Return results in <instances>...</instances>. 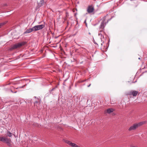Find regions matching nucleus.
Returning a JSON list of instances; mask_svg holds the SVG:
<instances>
[{
  "label": "nucleus",
  "mask_w": 147,
  "mask_h": 147,
  "mask_svg": "<svg viewBox=\"0 0 147 147\" xmlns=\"http://www.w3.org/2000/svg\"><path fill=\"white\" fill-rule=\"evenodd\" d=\"M94 44H96L97 45H102V43H100V42H98V44H97V43H96L94 41Z\"/></svg>",
  "instance_id": "15"
},
{
  "label": "nucleus",
  "mask_w": 147,
  "mask_h": 147,
  "mask_svg": "<svg viewBox=\"0 0 147 147\" xmlns=\"http://www.w3.org/2000/svg\"><path fill=\"white\" fill-rule=\"evenodd\" d=\"M91 85V84H90L88 85V86H87L88 87H89Z\"/></svg>",
  "instance_id": "20"
},
{
  "label": "nucleus",
  "mask_w": 147,
  "mask_h": 147,
  "mask_svg": "<svg viewBox=\"0 0 147 147\" xmlns=\"http://www.w3.org/2000/svg\"><path fill=\"white\" fill-rule=\"evenodd\" d=\"M26 43H27L26 42H25V41H23V42H21V43H19V44H20V45H21V46H20V47H21L22 46H23V45H25Z\"/></svg>",
  "instance_id": "14"
},
{
  "label": "nucleus",
  "mask_w": 147,
  "mask_h": 147,
  "mask_svg": "<svg viewBox=\"0 0 147 147\" xmlns=\"http://www.w3.org/2000/svg\"><path fill=\"white\" fill-rule=\"evenodd\" d=\"M114 111V109L112 108L108 109L107 110V112L109 114L113 112Z\"/></svg>",
  "instance_id": "12"
},
{
  "label": "nucleus",
  "mask_w": 147,
  "mask_h": 147,
  "mask_svg": "<svg viewBox=\"0 0 147 147\" xmlns=\"http://www.w3.org/2000/svg\"><path fill=\"white\" fill-rule=\"evenodd\" d=\"M94 10V7L92 5H89L87 8V11L88 13H93Z\"/></svg>",
  "instance_id": "6"
},
{
  "label": "nucleus",
  "mask_w": 147,
  "mask_h": 147,
  "mask_svg": "<svg viewBox=\"0 0 147 147\" xmlns=\"http://www.w3.org/2000/svg\"><path fill=\"white\" fill-rule=\"evenodd\" d=\"M57 86H56V87L55 88H53L51 90L50 92H52V91L54 90L56 88H57Z\"/></svg>",
  "instance_id": "17"
},
{
  "label": "nucleus",
  "mask_w": 147,
  "mask_h": 147,
  "mask_svg": "<svg viewBox=\"0 0 147 147\" xmlns=\"http://www.w3.org/2000/svg\"><path fill=\"white\" fill-rule=\"evenodd\" d=\"M5 23L4 22H2L0 23V28H1V27L3 26V25H4Z\"/></svg>",
  "instance_id": "16"
},
{
  "label": "nucleus",
  "mask_w": 147,
  "mask_h": 147,
  "mask_svg": "<svg viewBox=\"0 0 147 147\" xmlns=\"http://www.w3.org/2000/svg\"><path fill=\"white\" fill-rule=\"evenodd\" d=\"M33 28H30L28 29H27L26 31L24 32V34L29 33L33 31H34Z\"/></svg>",
  "instance_id": "10"
},
{
  "label": "nucleus",
  "mask_w": 147,
  "mask_h": 147,
  "mask_svg": "<svg viewBox=\"0 0 147 147\" xmlns=\"http://www.w3.org/2000/svg\"><path fill=\"white\" fill-rule=\"evenodd\" d=\"M145 123V122H142L139 123H136L133 124L132 126L130 127L129 128L128 130L129 131H131L132 130H134L136 129L139 126H140L143 124Z\"/></svg>",
  "instance_id": "3"
},
{
  "label": "nucleus",
  "mask_w": 147,
  "mask_h": 147,
  "mask_svg": "<svg viewBox=\"0 0 147 147\" xmlns=\"http://www.w3.org/2000/svg\"><path fill=\"white\" fill-rule=\"evenodd\" d=\"M65 142L72 147H80V146L77 145L75 143H72L70 141L68 140H65Z\"/></svg>",
  "instance_id": "7"
},
{
  "label": "nucleus",
  "mask_w": 147,
  "mask_h": 147,
  "mask_svg": "<svg viewBox=\"0 0 147 147\" xmlns=\"http://www.w3.org/2000/svg\"><path fill=\"white\" fill-rule=\"evenodd\" d=\"M108 21L109 20H106V16L103 18L99 27V32L98 33L99 35H100L101 36L103 34L102 33V32L103 33H104V31L105 30L104 28L107 24L108 22Z\"/></svg>",
  "instance_id": "1"
},
{
  "label": "nucleus",
  "mask_w": 147,
  "mask_h": 147,
  "mask_svg": "<svg viewBox=\"0 0 147 147\" xmlns=\"http://www.w3.org/2000/svg\"><path fill=\"white\" fill-rule=\"evenodd\" d=\"M26 85H26H24L23 86H21L19 88H23Z\"/></svg>",
  "instance_id": "18"
},
{
  "label": "nucleus",
  "mask_w": 147,
  "mask_h": 147,
  "mask_svg": "<svg viewBox=\"0 0 147 147\" xmlns=\"http://www.w3.org/2000/svg\"><path fill=\"white\" fill-rule=\"evenodd\" d=\"M7 134L8 136L9 137H11L12 135V134L9 131H8L7 133Z\"/></svg>",
  "instance_id": "13"
},
{
  "label": "nucleus",
  "mask_w": 147,
  "mask_h": 147,
  "mask_svg": "<svg viewBox=\"0 0 147 147\" xmlns=\"http://www.w3.org/2000/svg\"><path fill=\"white\" fill-rule=\"evenodd\" d=\"M40 104V101L39 100L38 101H35L34 103V105L35 106H36L37 109H39V105Z\"/></svg>",
  "instance_id": "9"
},
{
  "label": "nucleus",
  "mask_w": 147,
  "mask_h": 147,
  "mask_svg": "<svg viewBox=\"0 0 147 147\" xmlns=\"http://www.w3.org/2000/svg\"><path fill=\"white\" fill-rule=\"evenodd\" d=\"M5 6H6V5H7V4H5Z\"/></svg>",
  "instance_id": "24"
},
{
  "label": "nucleus",
  "mask_w": 147,
  "mask_h": 147,
  "mask_svg": "<svg viewBox=\"0 0 147 147\" xmlns=\"http://www.w3.org/2000/svg\"><path fill=\"white\" fill-rule=\"evenodd\" d=\"M63 85H65V82H63Z\"/></svg>",
  "instance_id": "21"
},
{
  "label": "nucleus",
  "mask_w": 147,
  "mask_h": 147,
  "mask_svg": "<svg viewBox=\"0 0 147 147\" xmlns=\"http://www.w3.org/2000/svg\"><path fill=\"white\" fill-rule=\"evenodd\" d=\"M21 45L19 44V43L16 44L13 46H11V47L10 49V50H12L16 49L20 47Z\"/></svg>",
  "instance_id": "8"
},
{
  "label": "nucleus",
  "mask_w": 147,
  "mask_h": 147,
  "mask_svg": "<svg viewBox=\"0 0 147 147\" xmlns=\"http://www.w3.org/2000/svg\"><path fill=\"white\" fill-rule=\"evenodd\" d=\"M84 23H85L86 24V26H87V23L86 22V20H85V21H84Z\"/></svg>",
  "instance_id": "19"
},
{
  "label": "nucleus",
  "mask_w": 147,
  "mask_h": 147,
  "mask_svg": "<svg viewBox=\"0 0 147 147\" xmlns=\"http://www.w3.org/2000/svg\"><path fill=\"white\" fill-rule=\"evenodd\" d=\"M89 34L90 35V34H90V32H89Z\"/></svg>",
  "instance_id": "23"
},
{
  "label": "nucleus",
  "mask_w": 147,
  "mask_h": 147,
  "mask_svg": "<svg viewBox=\"0 0 147 147\" xmlns=\"http://www.w3.org/2000/svg\"><path fill=\"white\" fill-rule=\"evenodd\" d=\"M131 147H136L135 146H131Z\"/></svg>",
  "instance_id": "22"
},
{
  "label": "nucleus",
  "mask_w": 147,
  "mask_h": 147,
  "mask_svg": "<svg viewBox=\"0 0 147 147\" xmlns=\"http://www.w3.org/2000/svg\"><path fill=\"white\" fill-rule=\"evenodd\" d=\"M45 2L44 1V0H40V2L38 3V6L39 7H40L42 6Z\"/></svg>",
  "instance_id": "11"
},
{
  "label": "nucleus",
  "mask_w": 147,
  "mask_h": 147,
  "mask_svg": "<svg viewBox=\"0 0 147 147\" xmlns=\"http://www.w3.org/2000/svg\"><path fill=\"white\" fill-rule=\"evenodd\" d=\"M139 92L138 91L134 90H131L127 92L126 93L127 95L132 96L136 97L137 96Z\"/></svg>",
  "instance_id": "4"
},
{
  "label": "nucleus",
  "mask_w": 147,
  "mask_h": 147,
  "mask_svg": "<svg viewBox=\"0 0 147 147\" xmlns=\"http://www.w3.org/2000/svg\"><path fill=\"white\" fill-rule=\"evenodd\" d=\"M0 141L6 144L9 147H12L11 141L10 138H8L7 137L0 136Z\"/></svg>",
  "instance_id": "2"
},
{
  "label": "nucleus",
  "mask_w": 147,
  "mask_h": 147,
  "mask_svg": "<svg viewBox=\"0 0 147 147\" xmlns=\"http://www.w3.org/2000/svg\"><path fill=\"white\" fill-rule=\"evenodd\" d=\"M45 26L44 24L36 25L33 27L34 31H36L38 30L42 29Z\"/></svg>",
  "instance_id": "5"
}]
</instances>
